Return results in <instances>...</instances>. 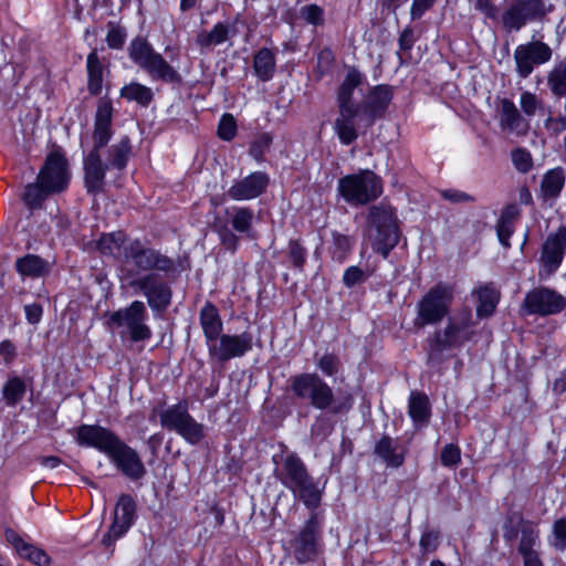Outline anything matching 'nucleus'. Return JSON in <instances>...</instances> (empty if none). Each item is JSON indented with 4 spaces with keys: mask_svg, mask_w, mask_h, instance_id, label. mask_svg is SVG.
Instances as JSON below:
<instances>
[{
    "mask_svg": "<svg viewBox=\"0 0 566 566\" xmlns=\"http://www.w3.org/2000/svg\"><path fill=\"white\" fill-rule=\"evenodd\" d=\"M96 248L101 254L109 256L123 265H132L128 273L158 271L165 275L178 273L176 261L160 250L148 247L143 240L130 239L123 231L103 233Z\"/></svg>",
    "mask_w": 566,
    "mask_h": 566,
    "instance_id": "obj_1",
    "label": "nucleus"
},
{
    "mask_svg": "<svg viewBox=\"0 0 566 566\" xmlns=\"http://www.w3.org/2000/svg\"><path fill=\"white\" fill-rule=\"evenodd\" d=\"M72 433L78 446L94 448L106 454L126 478L137 481L145 476L146 468L138 452L108 428L98 424H81L73 429Z\"/></svg>",
    "mask_w": 566,
    "mask_h": 566,
    "instance_id": "obj_2",
    "label": "nucleus"
},
{
    "mask_svg": "<svg viewBox=\"0 0 566 566\" xmlns=\"http://www.w3.org/2000/svg\"><path fill=\"white\" fill-rule=\"evenodd\" d=\"M287 391L306 406L332 415H345L354 406L350 392L335 395L334 389L317 373H300L287 380Z\"/></svg>",
    "mask_w": 566,
    "mask_h": 566,
    "instance_id": "obj_3",
    "label": "nucleus"
},
{
    "mask_svg": "<svg viewBox=\"0 0 566 566\" xmlns=\"http://www.w3.org/2000/svg\"><path fill=\"white\" fill-rule=\"evenodd\" d=\"M475 323L469 307L449 316L446 325L436 328L424 340L428 365H440L446 359V352L460 349L475 336Z\"/></svg>",
    "mask_w": 566,
    "mask_h": 566,
    "instance_id": "obj_4",
    "label": "nucleus"
},
{
    "mask_svg": "<svg viewBox=\"0 0 566 566\" xmlns=\"http://www.w3.org/2000/svg\"><path fill=\"white\" fill-rule=\"evenodd\" d=\"M274 476L308 509H316L321 492L302 459L293 452L273 457Z\"/></svg>",
    "mask_w": 566,
    "mask_h": 566,
    "instance_id": "obj_5",
    "label": "nucleus"
},
{
    "mask_svg": "<svg viewBox=\"0 0 566 566\" xmlns=\"http://www.w3.org/2000/svg\"><path fill=\"white\" fill-rule=\"evenodd\" d=\"M364 74L350 66L336 93L338 116L334 122V129L343 145H350L358 138L356 118L360 103L354 99V93L364 83Z\"/></svg>",
    "mask_w": 566,
    "mask_h": 566,
    "instance_id": "obj_6",
    "label": "nucleus"
},
{
    "mask_svg": "<svg viewBox=\"0 0 566 566\" xmlns=\"http://www.w3.org/2000/svg\"><path fill=\"white\" fill-rule=\"evenodd\" d=\"M128 56L153 81L169 84H179L182 81L180 73L144 36H136L130 41Z\"/></svg>",
    "mask_w": 566,
    "mask_h": 566,
    "instance_id": "obj_7",
    "label": "nucleus"
},
{
    "mask_svg": "<svg viewBox=\"0 0 566 566\" xmlns=\"http://www.w3.org/2000/svg\"><path fill=\"white\" fill-rule=\"evenodd\" d=\"M148 312L144 302L133 301L128 306L112 312L106 317L109 329L120 328V338L130 343H145L153 337V331L147 324Z\"/></svg>",
    "mask_w": 566,
    "mask_h": 566,
    "instance_id": "obj_8",
    "label": "nucleus"
},
{
    "mask_svg": "<svg viewBox=\"0 0 566 566\" xmlns=\"http://www.w3.org/2000/svg\"><path fill=\"white\" fill-rule=\"evenodd\" d=\"M453 301V285L439 282L431 286L417 303L415 327L423 328L439 325L446 317H449Z\"/></svg>",
    "mask_w": 566,
    "mask_h": 566,
    "instance_id": "obj_9",
    "label": "nucleus"
},
{
    "mask_svg": "<svg viewBox=\"0 0 566 566\" xmlns=\"http://www.w3.org/2000/svg\"><path fill=\"white\" fill-rule=\"evenodd\" d=\"M112 136V127L94 124L93 147L83 158L84 187L88 195L97 196L105 189L107 166H104L101 149L107 146Z\"/></svg>",
    "mask_w": 566,
    "mask_h": 566,
    "instance_id": "obj_10",
    "label": "nucleus"
},
{
    "mask_svg": "<svg viewBox=\"0 0 566 566\" xmlns=\"http://www.w3.org/2000/svg\"><path fill=\"white\" fill-rule=\"evenodd\" d=\"M227 224H216L221 245L230 253H235L240 239L254 240L255 213L251 207L233 206L226 209Z\"/></svg>",
    "mask_w": 566,
    "mask_h": 566,
    "instance_id": "obj_11",
    "label": "nucleus"
},
{
    "mask_svg": "<svg viewBox=\"0 0 566 566\" xmlns=\"http://www.w3.org/2000/svg\"><path fill=\"white\" fill-rule=\"evenodd\" d=\"M368 222V239L373 250L387 259L400 239L394 211L389 208L374 206L369 210Z\"/></svg>",
    "mask_w": 566,
    "mask_h": 566,
    "instance_id": "obj_12",
    "label": "nucleus"
},
{
    "mask_svg": "<svg viewBox=\"0 0 566 566\" xmlns=\"http://www.w3.org/2000/svg\"><path fill=\"white\" fill-rule=\"evenodd\" d=\"M337 192L353 207L365 206L381 196L382 181L369 169L359 170L339 178Z\"/></svg>",
    "mask_w": 566,
    "mask_h": 566,
    "instance_id": "obj_13",
    "label": "nucleus"
},
{
    "mask_svg": "<svg viewBox=\"0 0 566 566\" xmlns=\"http://www.w3.org/2000/svg\"><path fill=\"white\" fill-rule=\"evenodd\" d=\"M292 556L298 564L314 562L323 551L322 521L316 513H312L305 524L290 541Z\"/></svg>",
    "mask_w": 566,
    "mask_h": 566,
    "instance_id": "obj_14",
    "label": "nucleus"
},
{
    "mask_svg": "<svg viewBox=\"0 0 566 566\" xmlns=\"http://www.w3.org/2000/svg\"><path fill=\"white\" fill-rule=\"evenodd\" d=\"M547 14L544 0H510L497 22L505 32H518L528 23L543 21Z\"/></svg>",
    "mask_w": 566,
    "mask_h": 566,
    "instance_id": "obj_15",
    "label": "nucleus"
},
{
    "mask_svg": "<svg viewBox=\"0 0 566 566\" xmlns=\"http://www.w3.org/2000/svg\"><path fill=\"white\" fill-rule=\"evenodd\" d=\"M159 417L163 428L175 431L192 446L201 442L206 436L205 426L189 413L186 400L164 409Z\"/></svg>",
    "mask_w": 566,
    "mask_h": 566,
    "instance_id": "obj_16",
    "label": "nucleus"
},
{
    "mask_svg": "<svg viewBox=\"0 0 566 566\" xmlns=\"http://www.w3.org/2000/svg\"><path fill=\"white\" fill-rule=\"evenodd\" d=\"M394 86L389 84L370 87L357 108L356 130L360 126L365 129L371 128L376 120L384 118L394 98Z\"/></svg>",
    "mask_w": 566,
    "mask_h": 566,
    "instance_id": "obj_17",
    "label": "nucleus"
},
{
    "mask_svg": "<svg viewBox=\"0 0 566 566\" xmlns=\"http://www.w3.org/2000/svg\"><path fill=\"white\" fill-rule=\"evenodd\" d=\"M36 178L52 195L64 192L69 188L71 171L62 148L59 147L48 154Z\"/></svg>",
    "mask_w": 566,
    "mask_h": 566,
    "instance_id": "obj_18",
    "label": "nucleus"
},
{
    "mask_svg": "<svg viewBox=\"0 0 566 566\" xmlns=\"http://www.w3.org/2000/svg\"><path fill=\"white\" fill-rule=\"evenodd\" d=\"M566 308V297L548 286L530 290L522 302L521 310L526 315L541 317L553 316Z\"/></svg>",
    "mask_w": 566,
    "mask_h": 566,
    "instance_id": "obj_19",
    "label": "nucleus"
},
{
    "mask_svg": "<svg viewBox=\"0 0 566 566\" xmlns=\"http://www.w3.org/2000/svg\"><path fill=\"white\" fill-rule=\"evenodd\" d=\"M208 347L209 357L218 363H227L237 357H243L253 348V335L250 332L241 334L221 333L218 340Z\"/></svg>",
    "mask_w": 566,
    "mask_h": 566,
    "instance_id": "obj_20",
    "label": "nucleus"
},
{
    "mask_svg": "<svg viewBox=\"0 0 566 566\" xmlns=\"http://www.w3.org/2000/svg\"><path fill=\"white\" fill-rule=\"evenodd\" d=\"M132 281L129 286L140 291L147 298L153 311L165 312L171 303L172 291L170 286L151 271Z\"/></svg>",
    "mask_w": 566,
    "mask_h": 566,
    "instance_id": "obj_21",
    "label": "nucleus"
},
{
    "mask_svg": "<svg viewBox=\"0 0 566 566\" xmlns=\"http://www.w3.org/2000/svg\"><path fill=\"white\" fill-rule=\"evenodd\" d=\"M552 56L553 50L541 40L520 44L514 51L515 71L521 78H526L536 66L547 63Z\"/></svg>",
    "mask_w": 566,
    "mask_h": 566,
    "instance_id": "obj_22",
    "label": "nucleus"
},
{
    "mask_svg": "<svg viewBox=\"0 0 566 566\" xmlns=\"http://www.w3.org/2000/svg\"><path fill=\"white\" fill-rule=\"evenodd\" d=\"M566 253V226L549 233L542 245L539 262L547 275L554 274L560 266Z\"/></svg>",
    "mask_w": 566,
    "mask_h": 566,
    "instance_id": "obj_23",
    "label": "nucleus"
},
{
    "mask_svg": "<svg viewBox=\"0 0 566 566\" xmlns=\"http://www.w3.org/2000/svg\"><path fill=\"white\" fill-rule=\"evenodd\" d=\"M270 185V176L264 171H254L239 179L228 189L227 196L235 201L251 200L263 195Z\"/></svg>",
    "mask_w": 566,
    "mask_h": 566,
    "instance_id": "obj_24",
    "label": "nucleus"
},
{
    "mask_svg": "<svg viewBox=\"0 0 566 566\" xmlns=\"http://www.w3.org/2000/svg\"><path fill=\"white\" fill-rule=\"evenodd\" d=\"M500 127L503 132L525 136L530 130V123L521 115L513 101L504 97L496 107Z\"/></svg>",
    "mask_w": 566,
    "mask_h": 566,
    "instance_id": "obj_25",
    "label": "nucleus"
},
{
    "mask_svg": "<svg viewBox=\"0 0 566 566\" xmlns=\"http://www.w3.org/2000/svg\"><path fill=\"white\" fill-rule=\"evenodd\" d=\"M4 538L14 548L21 558L32 563L35 566L50 565L51 557L46 554V552L29 542H25L24 538L15 530L7 527L4 530Z\"/></svg>",
    "mask_w": 566,
    "mask_h": 566,
    "instance_id": "obj_26",
    "label": "nucleus"
},
{
    "mask_svg": "<svg viewBox=\"0 0 566 566\" xmlns=\"http://www.w3.org/2000/svg\"><path fill=\"white\" fill-rule=\"evenodd\" d=\"M407 453L408 447L388 434H384L374 447V454L388 468H400L405 463Z\"/></svg>",
    "mask_w": 566,
    "mask_h": 566,
    "instance_id": "obj_27",
    "label": "nucleus"
},
{
    "mask_svg": "<svg viewBox=\"0 0 566 566\" xmlns=\"http://www.w3.org/2000/svg\"><path fill=\"white\" fill-rule=\"evenodd\" d=\"M105 73H108V65L98 55L97 49H93L86 56L87 91L92 96L101 95Z\"/></svg>",
    "mask_w": 566,
    "mask_h": 566,
    "instance_id": "obj_28",
    "label": "nucleus"
},
{
    "mask_svg": "<svg viewBox=\"0 0 566 566\" xmlns=\"http://www.w3.org/2000/svg\"><path fill=\"white\" fill-rule=\"evenodd\" d=\"M199 324L202 329L206 345L218 337L223 331V322L218 307L210 301H207L199 312Z\"/></svg>",
    "mask_w": 566,
    "mask_h": 566,
    "instance_id": "obj_29",
    "label": "nucleus"
},
{
    "mask_svg": "<svg viewBox=\"0 0 566 566\" xmlns=\"http://www.w3.org/2000/svg\"><path fill=\"white\" fill-rule=\"evenodd\" d=\"M472 295L476 297V316L485 318L493 315L500 302L501 292L493 282L484 283L475 287Z\"/></svg>",
    "mask_w": 566,
    "mask_h": 566,
    "instance_id": "obj_30",
    "label": "nucleus"
},
{
    "mask_svg": "<svg viewBox=\"0 0 566 566\" xmlns=\"http://www.w3.org/2000/svg\"><path fill=\"white\" fill-rule=\"evenodd\" d=\"M520 217L521 209L516 203L507 205L501 212L495 228L497 238L505 249L511 248L510 239L515 231V226Z\"/></svg>",
    "mask_w": 566,
    "mask_h": 566,
    "instance_id": "obj_31",
    "label": "nucleus"
},
{
    "mask_svg": "<svg viewBox=\"0 0 566 566\" xmlns=\"http://www.w3.org/2000/svg\"><path fill=\"white\" fill-rule=\"evenodd\" d=\"M408 415L418 427L427 426L431 418V403L423 391H411L408 400Z\"/></svg>",
    "mask_w": 566,
    "mask_h": 566,
    "instance_id": "obj_32",
    "label": "nucleus"
},
{
    "mask_svg": "<svg viewBox=\"0 0 566 566\" xmlns=\"http://www.w3.org/2000/svg\"><path fill=\"white\" fill-rule=\"evenodd\" d=\"M133 155V146L128 136H123L117 143L113 144L107 149V166L108 169L123 171L126 169L128 161Z\"/></svg>",
    "mask_w": 566,
    "mask_h": 566,
    "instance_id": "obj_33",
    "label": "nucleus"
},
{
    "mask_svg": "<svg viewBox=\"0 0 566 566\" xmlns=\"http://www.w3.org/2000/svg\"><path fill=\"white\" fill-rule=\"evenodd\" d=\"M253 71L261 82H269L276 71V57L274 51L262 48L253 55Z\"/></svg>",
    "mask_w": 566,
    "mask_h": 566,
    "instance_id": "obj_34",
    "label": "nucleus"
},
{
    "mask_svg": "<svg viewBox=\"0 0 566 566\" xmlns=\"http://www.w3.org/2000/svg\"><path fill=\"white\" fill-rule=\"evenodd\" d=\"M15 271L21 276L41 277L50 272V263L36 254H27L19 258L14 264Z\"/></svg>",
    "mask_w": 566,
    "mask_h": 566,
    "instance_id": "obj_35",
    "label": "nucleus"
},
{
    "mask_svg": "<svg viewBox=\"0 0 566 566\" xmlns=\"http://www.w3.org/2000/svg\"><path fill=\"white\" fill-rule=\"evenodd\" d=\"M355 243L354 237L333 231L327 252L334 262L344 263L352 254Z\"/></svg>",
    "mask_w": 566,
    "mask_h": 566,
    "instance_id": "obj_36",
    "label": "nucleus"
},
{
    "mask_svg": "<svg viewBox=\"0 0 566 566\" xmlns=\"http://www.w3.org/2000/svg\"><path fill=\"white\" fill-rule=\"evenodd\" d=\"M119 95L127 102H135L142 107H148L154 101L153 90L136 81L124 85Z\"/></svg>",
    "mask_w": 566,
    "mask_h": 566,
    "instance_id": "obj_37",
    "label": "nucleus"
},
{
    "mask_svg": "<svg viewBox=\"0 0 566 566\" xmlns=\"http://www.w3.org/2000/svg\"><path fill=\"white\" fill-rule=\"evenodd\" d=\"M27 382L20 376H10L2 388V398L8 407H15L27 394Z\"/></svg>",
    "mask_w": 566,
    "mask_h": 566,
    "instance_id": "obj_38",
    "label": "nucleus"
},
{
    "mask_svg": "<svg viewBox=\"0 0 566 566\" xmlns=\"http://www.w3.org/2000/svg\"><path fill=\"white\" fill-rule=\"evenodd\" d=\"M53 196L50 190H46L41 181L35 179L34 182L28 184L24 187L22 200L29 210L41 209L44 201Z\"/></svg>",
    "mask_w": 566,
    "mask_h": 566,
    "instance_id": "obj_39",
    "label": "nucleus"
},
{
    "mask_svg": "<svg viewBox=\"0 0 566 566\" xmlns=\"http://www.w3.org/2000/svg\"><path fill=\"white\" fill-rule=\"evenodd\" d=\"M565 176L562 168L547 171L542 180L541 190L545 199H555L564 188Z\"/></svg>",
    "mask_w": 566,
    "mask_h": 566,
    "instance_id": "obj_40",
    "label": "nucleus"
},
{
    "mask_svg": "<svg viewBox=\"0 0 566 566\" xmlns=\"http://www.w3.org/2000/svg\"><path fill=\"white\" fill-rule=\"evenodd\" d=\"M520 534L517 552L537 549L541 547V531L536 522L531 520L523 522Z\"/></svg>",
    "mask_w": 566,
    "mask_h": 566,
    "instance_id": "obj_41",
    "label": "nucleus"
},
{
    "mask_svg": "<svg viewBox=\"0 0 566 566\" xmlns=\"http://www.w3.org/2000/svg\"><path fill=\"white\" fill-rule=\"evenodd\" d=\"M229 28L226 23L219 22L210 31H201L196 36V43L201 49L219 45L228 40Z\"/></svg>",
    "mask_w": 566,
    "mask_h": 566,
    "instance_id": "obj_42",
    "label": "nucleus"
},
{
    "mask_svg": "<svg viewBox=\"0 0 566 566\" xmlns=\"http://www.w3.org/2000/svg\"><path fill=\"white\" fill-rule=\"evenodd\" d=\"M136 516V503L132 495L120 494L114 510V518L133 525Z\"/></svg>",
    "mask_w": 566,
    "mask_h": 566,
    "instance_id": "obj_43",
    "label": "nucleus"
},
{
    "mask_svg": "<svg viewBox=\"0 0 566 566\" xmlns=\"http://www.w3.org/2000/svg\"><path fill=\"white\" fill-rule=\"evenodd\" d=\"M316 367L326 377L336 376L343 368L340 358L335 353H325L315 359Z\"/></svg>",
    "mask_w": 566,
    "mask_h": 566,
    "instance_id": "obj_44",
    "label": "nucleus"
},
{
    "mask_svg": "<svg viewBox=\"0 0 566 566\" xmlns=\"http://www.w3.org/2000/svg\"><path fill=\"white\" fill-rule=\"evenodd\" d=\"M523 515L518 512L511 513L506 516L503 524V538L506 543L514 542L522 530V523L526 522Z\"/></svg>",
    "mask_w": 566,
    "mask_h": 566,
    "instance_id": "obj_45",
    "label": "nucleus"
},
{
    "mask_svg": "<svg viewBox=\"0 0 566 566\" xmlns=\"http://www.w3.org/2000/svg\"><path fill=\"white\" fill-rule=\"evenodd\" d=\"M130 527L132 525L127 522L113 518V523L109 526L108 532L103 536L102 544L106 549L113 553L115 542L124 536Z\"/></svg>",
    "mask_w": 566,
    "mask_h": 566,
    "instance_id": "obj_46",
    "label": "nucleus"
},
{
    "mask_svg": "<svg viewBox=\"0 0 566 566\" xmlns=\"http://www.w3.org/2000/svg\"><path fill=\"white\" fill-rule=\"evenodd\" d=\"M272 142L273 138L269 133H261L256 135L249 148L250 156H252L258 163H263L265 160V154L270 149Z\"/></svg>",
    "mask_w": 566,
    "mask_h": 566,
    "instance_id": "obj_47",
    "label": "nucleus"
},
{
    "mask_svg": "<svg viewBox=\"0 0 566 566\" xmlns=\"http://www.w3.org/2000/svg\"><path fill=\"white\" fill-rule=\"evenodd\" d=\"M374 273L373 269L367 268L366 270L352 265L347 268L343 274V283L346 287H354L357 284L365 282Z\"/></svg>",
    "mask_w": 566,
    "mask_h": 566,
    "instance_id": "obj_48",
    "label": "nucleus"
},
{
    "mask_svg": "<svg viewBox=\"0 0 566 566\" xmlns=\"http://www.w3.org/2000/svg\"><path fill=\"white\" fill-rule=\"evenodd\" d=\"M238 133V125L234 116L230 113H226L221 116L217 135L220 139L224 142H231Z\"/></svg>",
    "mask_w": 566,
    "mask_h": 566,
    "instance_id": "obj_49",
    "label": "nucleus"
},
{
    "mask_svg": "<svg viewBox=\"0 0 566 566\" xmlns=\"http://www.w3.org/2000/svg\"><path fill=\"white\" fill-rule=\"evenodd\" d=\"M107 29L106 42L108 48L113 50H120L127 38L126 29L113 21L107 23Z\"/></svg>",
    "mask_w": 566,
    "mask_h": 566,
    "instance_id": "obj_50",
    "label": "nucleus"
},
{
    "mask_svg": "<svg viewBox=\"0 0 566 566\" xmlns=\"http://www.w3.org/2000/svg\"><path fill=\"white\" fill-rule=\"evenodd\" d=\"M287 252L292 265L295 269L303 270L306 263L307 251L300 239H291L287 244Z\"/></svg>",
    "mask_w": 566,
    "mask_h": 566,
    "instance_id": "obj_51",
    "label": "nucleus"
},
{
    "mask_svg": "<svg viewBox=\"0 0 566 566\" xmlns=\"http://www.w3.org/2000/svg\"><path fill=\"white\" fill-rule=\"evenodd\" d=\"M113 113L114 107L112 101L107 97L99 98L97 102L94 124L112 127Z\"/></svg>",
    "mask_w": 566,
    "mask_h": 566,
    "instance_id": "obj_52",
    "label": "nucleus"
},
{
    "mask_svg": "<svg viewBox=\"0 0 566 566\" xmlns=\"http://www.w3.org/2000/svg\"><path fill=\"white\" fill-rule=\"evenodd\" d=\"M440 461L443 467L453 468L461 462V449L458 444H446L440 454Z\"/></svg>",
    "mask_w": 566,
    "mask_h": 566,
    "instance_id": "obj_53",
    "label": "nucleus"
},
{
    "mask_svg": "<svg viewBox=\"0 0 566 566\" xmlns=\"http://www.w3.org/2000/svg\"><path fill=\"white\" fill-rule=\"evenodd\" d=\"M440 545V532L437 530H426L422 532L419 546L423 554L434 553Z\"/></svg>",
    "mask_w": 566,
    "mask_h": 566,
    "instance_id": "obj_54",
    "label": "nucleus"
},
{
    "mask_svg": "<svg viewBox=\"0 0 566 566\" xmlns=\"http://www.w3.org/2000/svg\"><path fill=\"white\" fill-rule=\"evenodd\" d=\"M512 161L520 172H527L533 167L531 153L525 148H516L512 151Z\"/></svg>",
    "mask_w": 566,
    "mask_h": 566,
    "instance_id": "obj_55",
    "label": "nucleus"
},
{
    "mask_svg": "<svg viewBox=\"0 0 566 566\" xmlns=\"http://www.w3.org/2000/svg\"><path fill=\"white\" fill-rule=\"evenodd\" d=\"M301 17L310 24L322 25L324 23V12L317 4H307L301 8Z\"/></svg>",
    "mask_w": 566,
    "mask_h": 566,
    "instance_id": "obj_56",
    "label": "nucleus"
},
{
    "mask_svg": "<svg viewBox=\"0 0 566 566\" xmlns=\"http://www.w3.org/2000/svg\"><path fill=\"white\" fill-rule=\"evenodd\" d=\"M553 545L560 552L566 549V518H558L553 525Z\"/></svg>",
    "mask_w": 566,
    "mask_h": 566,
    "instance_id": "obj_57",
    "label": "nucleus"
},
{
    "mask_svg": "<svg viewBox=\"0 0 566 566\" xmlns=\"http://www.w3.org/2000/svg\"><path fill=\"white\" fill-rule=\"evenodd\" d=\"M521 108L526 116H534L538 107L539 101L534 93L524 92L521 95Z\"/></svg>",
    "mask_w": 566,
    "mask_h": 566,
    "instance_id": "obj_58",
    "label": "nucleus"
},
{
    "mask_svg": "<svg viewBox=\"0 0 566 566\" xmlns=\"http://www.w3.org/2000/svg\"><path fill=\"white\" fill-rule=\"evenodd\" d=\"M474 8L483 13L485 18L497 21L500 12L493 0H474Z\"/></svg>",
    "mask_w": 566,
    "mask_h": 566,
    "instance_id": "obj_59",
    "label": "nucleus"
},
{
    "mask_svg": "<svg viewBox=\"0 0 566 566\" xmlns=\"http://www.w3.org/2000/svg\"><path fill=\"white\" fill-rule=\"evenodd\" d=\"M441 197L450 202H453V203L473 202L474 201V197L470 196L467 192L455 190V189L442 190Z\"/></svg>",
    "mask_w": 566,
    "mask_h": 566,
    "instance_id": "obj_60",
    "label": "nucleus"
},
{
    "mask_svg": "<svg viewBox=\"0 0 566 566\" xmlns=\"http://www.w3.org/2000/svg\"><path fill=\"white\" fill-rule=\"evenodd\" d=\"M434 2L436 0H413L410 10L411 20L420 19L426 11L433 7Z\"/></svg>",
    "mask_w": 566,
    "mask_h": 566,
    "instance_id": "obj_61",
    "label": "nucleus"
},
{
    "mask_svg": "<svg viewBox=\"0 0 566 566\" xmlns=\"http://www.w3.org/2000/svg\"><path fill=\"white\" fill-rule=\"evenodd\" d=\"M0 356L7 365H10L17 357V347L9 340L4 339L0 343Z\"/></svg>",
    "mask_w": 566,
    "mask_h": 566,
    "instance_id": "obj_62",
    "label": "nucleus"
},
{
    "mask_svg": "<svg viewBox=\"0 0 566 566\" xmlns=\"http://www.w3.org/2000/svg\"><path fill=\"white\" fill-rule=\"evenodd\" d=\"M518 554L523 558V565L524 566H544V563L541 558L538 548L537 549H531V551H524L518 552Z\"/></svg>",
    "mask_w": 566,
    "mask_h": 566,
    "instance_id": "obj_63",
    "label": "nucleus"
},
{
    "mask_svg": "<svg viewBox=\"0 0 566 566\" xmlns=\"http://www.w3.org/2000/svg\"><path fill=\"white\" fill-rule=\"evenodd\" d=\"M416 39L413 34V30L411 28H406L399 35V49L401 51H410L413 46Z\"/></svg>",
    "mask_w": 566,
    "mask_h": 566,
    "instance_id": "obj_64",
    "label": "nucleus"
}]
</instances>
